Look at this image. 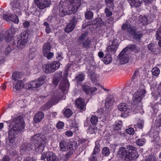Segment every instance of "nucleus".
Here are the masks:
<instances>
[{
    "label": "nucleus",
    "mask_w": 161,
    "mask_h": 161,
    "mask_svg": "<svg viewBox=\"0 0 161 161\" xmlns=\"http://www.w3.org/2000/svg\"><path fill=\"white\" fill-rule=\"evenodd\" d=\"M9 127H12L8 131V141H7V145L13 147H17L19 143L15 142L16 136L23 131L25 127V122L23 117L19 116L9 121Z\"/></svg>",
    "instance_id": "nucleus-1"
},
{
    "label": "nucleus",
    "mask_w": 161,
    "mask_h": 161,
    "mask_svg": "<svg viewBox=\"0 0 161 161\" xmlns=\"http://www.w3.org/2000/svg\"><path fill=\"white\" fill-rule=\"evenodd\" d=\"M81 3V0H61L59 5L60 16L75 14Z\"/></svg>",
    "instance_id": "nucleus-2"
},
{
    "label": "nucleus",
    "mask_w": 161,
    "mask_h": 161,
    "mask_svg": "<svg viewBox=\"0 0 161 161\" xmlns=\"http://www.w3.org/2000/svg\"><path fill=\"white\" fill-rule=\"evenodd\" d=\"M136 149V147L129 145L127 147L119 148L118 154L123 159L131 161L136 159L138 157Z\"/></svg>",
    "instance_id": "nucleus-3"
},
{
    "label": "nucleus",
    "mask_w": 161,
    "mask_h": 161,
    "mask_svg": "<svg viewBox=\"0 0 161 161\" xmlns=\"http://www.w3.org/2000/svg\"><path fill=\"white\" fill-rule=\"evenodd\" d=\"M47 139L45 136L40 134L34 135L31 138V143L34 144L36 152L41 153L43 151Z\"/></svg>",
    "instance_id": "nucleus-4"
},
{
    "label": "nucleus",
    "mask_w": 161,
    "mask_h": 161,
    "mask_svg": "<svg viewBox=\"0 0 161 161\" xmlns=\"http://www.w3.org/2000/svg\"><path fill=\"white\" fill-rule=\"evenodd\" d=\"M46 77L45 76H42L40 77L37 80H35L28 82L25 84L24 88L27 89L32 88H36L41 86L46 80Z\"/></svg>",
    "instance_id": "nucleus-5"
},
{
    "label": "nucleus",
    "mask_w": 161,
    "mask_h": 161,
    "mask_svg": "<svg viewBox=\"0 0 161 161\" xmlns=\"http://www.w3.org/2000/svg\"><path fill=\"white\" fill-rule=\"evenodd\" d=\"M126 48H124L119 54V56L120 59V63L121 64L127 63L129 61L131 62L134 60V56L132 55L131 56L129 51H126Z\"/></svg>",
    "instance_id": "nucleus-6"
},
{
    "label": "nucleus",
    "mask_w": 161,
    "mask_h": 161,
    "mask_svg": "<svg viewBox=\"0 0 161 161\" xmlns=\"http://www.w3.org/2000/svg\"><path fill=\"white\" fill-rule=\"evenodd\" d=\"M130 106L128 105L125 103H122L119 104L118 106V108L121 111L123 112L121 116L122 117H126L129 115V113L134 111L130 109Z\"/></svg>",
    "instance_id": "nucleus-7"
},
{
    "label": "nucleus",
    "mask_w": 161,
    "mask_h": 161,
    "mask_svg": "<svg viewBox=\"0 0 161 161\" xmlns=\"http://www.w3.org/2000/svg\"><path fill=\"white\" fill-rule=\"evenodd\" d=\"M60 65V63L57 61L47 64L45 65V72L47 74L53 72L59 68Z\"/></svg>",
    "instance_id": "nucleus-8"
},
{
    "label": "nucleus",
    "mask_w": 161,
    "mask_h": 161,
    "mask_svg": "<svg viewBox=\"0 0 161 161\" xmlns=\"http://www.w3.org/2000/svg\"><path fill=\"white\" fill-rule=\"evenodd\" d=\"M146 91L144 89H140L138 90L133 95L132 100L135 103L139 102V104L142 105L141 102L142 98L145 96Z\"/></svg>",
    "instance_id": "nucleus-9"
},
{
    "label": "nucleus",
    "mask_w": 161,
    "mask_h": 161,
    "mask_svg": "<svg viewBox=\"0 0 161 161\" xmlns=\"http://www.w3.org/2000/svg\"><path fill=\"white\" fill-rule=\"evenodd\" d=\"M34 3L40 9H43L50 6L51 0H34Z\"/></svg>",
    "instance_id": "nucleus-10"
},
{
    "label": "nucleus",
    "mask_w": 161,
    "mask_h": 161,
    "mask_svg": "<svg viewBox=\"0 0 161 161\" xmlns=\"http://www.w3.org/2000/svg\"><path fill=\"white\" fill-rule=\"evenodd\" d=\"M28 36V34L26 31H24L21 33V38L18 41L17 43V46L18 48L21 49L24 47L27 42Z\"/></svg>",
    "instance_id": "nucleus-11"
},
{
    "label": "nucleus",
    "mask_w": 161,
    "mask_h": 161,
    "mask_svg": "<svg viewBox=\"0 0 161 161\" xmlns=\"http://www.w3.org/2000/svg\"><path fill=\"white\" fill-rule=\"evenodd\" d=\"M100 150V145L99 142L98 141H97L95 142V146L93 151L89 159V161H98L97 157H98L99 154L98 153Z\"/></svg>",
    "instance_id": "nucleus-12"
},
{
    "label": "nucleus",
    "mask_w": 161,
    "mask_h": 161,
    "mask_svg": "<svg viewBox=\"0 0 161 161\" xmlns=\"http://www.w3.org/2000/svg\"><path fill=\"white\" fill-rule=\"evenodd\" d=\"M77 20L78 19L75 16H73L65 28V32L69 33L72 31L76 25Z\"/></svg>",
    "instance_id": "nucleus-13"
},
{
    "label": "nucleus",
    "mask_w": 161,
    "mask_h": 161,
    "mask_svg": "<svg viewBox=\"0 0 161 161\" xmlns=\"http://www.w3.org/2000/svg\"><path fill=\"white\" fill-rule=\"evenodd\" d=\"M116 39H114L112 42V45L107 47L105 51L107 53L110 55L115 53L119 46V44L116 42Z\"/></svg>",
    "instance_id": "nucleus-14"
},
{
    "label": "nucleus",
    "mask_w": 161,
    "mask_h": 161,
    "mask_svg": "<svg viewBox=\"0 0 161 161\" xmlns=\"http://www.w3.org/2000/svg\"><path fill=\"white\" fill-rule=\"evenodd\" d=\"M75 104L80 112H82L85 111L86 103H85L84 99L81 98H78L76 101Z\"/></svg>",
    "instance_id": "nucleus-15"
},
{
    "label": "nucleus",
    "mask_w": 161,
    "mask_h": 161,
    "mask_svg": "<svg viewBox=\"0 0 161 161\" xmlns=\"http://www.w3.org/2000/svg\"><path fill=\"white\" fill-rule=\"evenodd\" d=\"M138 79L132 78V80L131 81L129 86H127L124 90L127 92H130L135 88L136 89L137 87L138 82Z\"/></svg>",
    "instance_id": "nucleus-16"
},
{
    "label": "nucleus",
    "mask_w": 161,
    "mask_h": 161,
    "mask_svg": "<svg viewBox=\"0 0 161 161\" xmlns=\"http://www.w3.org/2000/svg\"><path fill=\"white\" fill-rule=\"evenodd\" d=\"M25 75L23 73L16 71L14 72L12 75V79L15 81L24 80Z\"/></svg>",
    "instance_id": "nucleus-17"
},
{
    "label": "nucleus",
    "mask_w": 161,
    "mask_h": 161,
    "mask_svg": "<svg viewBox=\"0 0 161 161\" xmlns=\"http://www.w3.org/2000/svg\"><path fill=\"white\" fill-rule=\"evenodd\" d=\"M3 17L4 19L6 21H11L16 23H18L19 21L17 15L5 14L3 15Z\"/></svg>",
    "instance_id": "nucleus-18"
},
{
    "label": "nucleus",
    "mask_w": 161,
    "mask_h": 161,
    "mask_svg": "<svg viewBox=\"0 0 161 161\" xmlns=\"http://www.w3.org/2000/svg\"><path fill=\"white\" fill-rule=\"evenodd\" d=\"M148 49L151 52L157 55L160 52V48L159 47L156 46L153 43H151L147 46Z\"/></svg>",
    "instance_id": "nucleus-19"
},
{
    "label": "nucleus",
    "mask_w": 161,
    "mask_h": 161,
    "mask_svg": "<svg viewBox=\"0 0 161 161\" xmlns=\"http://www.w3.org/2000/svg\"><path fill=\"white\" fill-rule=\"evenodd\" d=\"M135 28L133 26H131L130 24L127 23L123 24L121 26L122 30L126 31L130 34H133V31L135 30Z\"/></svg>",
    "instance_id": "nucleus-20"
},
{
    "label": "nucleus",
    "mask_w": 161,
    "mask_h": 161,
    "mask_svg": "<svg viewBox=\"0 0 161 161\" xmlns=\"http://www.w3.org/2000/svg\"><path fill=\"white\" fill-rule=\"evenodd\" d=\"M33 145L30 143H24L20 147V151L22 153H23V151H25L27 152L31 150L33 148Z\"/></svg>",
    "instance_id": "nucleus-21"
},
{
    "label": "nucleus",
    "mask_w": 161,
    "mask_h": 161,
    "mask_svg": "<svg viewBox=\"0 0 161 161\" xmlns=\"http://www.w3.org/2000/svg\"><path fill=\"white\" fill-rule=\"evenodd\" d=\"M44 118V114L42 112L36 113L34 117V121L36 123L40 122Z\"/></svg>",
    "instance_id": "nucleus-22"
},
{
    "label": "nucleus",
    "mask_w": 161,
    "mask_h": 161,
    "mask_svg": "<svg viewBox=\"0 0 161 161\" xmlns=\"http://www.w3.org/2000/svg\"><path fill=\"white\" fill-rule=\"evenodd\" d=\"M69 84L67 80H63L59 83V88L62 92H64L69 88Z\"/></svg>",
    "instance_id": "nucleus-23"
},
{
    "label": "nucleus",
    "mask_w": 161,
    "mask_h": 161,
    "mask_svg": "<svg viewBox=\"0 0 161 161\" xmlns=\"http://www.w3.org/2000/svg\"><path fill=\"white\" fill-rule=\"evenodd\" d=\"M113 98L114 97L113 95H110L108 96L105 101V106L106 108H108L110 107L113 105L114 102Z\"/></svg>",
    "instance_id": "nucleus-24"
},
{
    "label": "nucleus",
    "mask_w": 161,
    "mask_h": 161,
    "mask_svg": "<svg viewBox=\"0 0 161 161\" xmlns=\"http://www.w3.org/2000/svg\"><path fill=\"white\" fill-rule=\"evenodd\" d=\"M77 142L75 141L69 142L67 145V151L70 150L74 152L76 149Z\"/></svg>",
    "instance_id": "nucleus-25"
},
{
    "label": "nucleus",
    "mask_w": 161,
    "mask_h": 161,
    "mask_svg": "<svg viewBox=\"0 0 161 161\" xmlns=\"http://www.w3.org/2000/svg\"><path fill=\"white\" fill-rule=\"evenodd\" d=\"M51 46L49 42L45 43L43 46L42 51L43 54H46L47 53L50 52Z\"/></svg>",
    "instance_id": "nucleus-26"
},
{
    "label": "nucleus",
    "mask_w": 161,
    "mask_h": 161,
    "mask_svg": "<svg viewBox=\"0 0 161 161\" xmlns=\"http://www.w3.org/2000/svg\"><path fill=\"white\" fill-rule=\"evenodd\" d=\"M66 143V142L64 139H62L60 141L59 143V149L60 151H67Z\"/></svg>",
    "instance_id": "nucleus-27"
},
{
    "label": "nucleus",
    "mask_w": 161,
    "mask_h": 161,
    "mask_svg": "<svg viewBox=\"0 0 161 161\" xmlns=\"http://www.w3.org/2000/svg\"><path fill=\"white\" fill-rule=\"evenodd\" d=\"M24 80L18 81L16 83L15 86L14 88L17 91H19L21 90L23 88H24L25 85H23Z\"/></svg>",
    "instance_id": "nucleus-28"
},
{
    "label": "nucleus",
    "mask_w": 161,
    "mask_h": 161,
    "mask_svg": "<svg viewBox=\"0 0 161 161\" xmlns=\"http://www.w3.org/2000/svg\"><path fill=\"white\" fill-rule=\"evenodd\" d=\"M112 60L111 55L107 53L104 58L103 61L105 64H108L111 62Z\"/></svg>",
    "instance_id": "nucleus-29"
},
{
    "label": "nucleus",
    "mask_w": 161,
    "mask_h": 161,
    "mask_svg": "<svg viewBox=\"0 0 161 161\" xmlns=\"http://www.w3.org/2000/svg\"><path fill=\"white\" fill-rule=\"evenodd\" d=\"M133 34H130L132 36L133 38L135 39L136 40H141L142 36V33H137L136 32V29L135 28V30L133 31Z\"/></svg>",
    "instance_id": "nucleus-30"
},
{
    "label": "nucleus",
    "mask_w": 161,
    "mask_h": 161,
    "mask_svg": "<svg viewBox=\"0 0 161 161\" xmlns=\"http://www.w3.org/2000/svg\"><path fill=\"white\" fill-rule=\"evenodd\" d=\"M91 41L89 39H86L85 41L80 43L79 45L82 46L83 48L88 49L90 47Z\"/></svg>",
    "instance_id": "nucleus-31"
},
{
    "label": "nucleus",
    "mask_w": 161,
    "mask_h": 161,
    "mask_svg": "<svg viewBox=\"0 0 161 161\" xmlns=\"http://www.w3.org/2000/svg\"><path fill=\"white\" fill-rule=\"evenodd\" d=\"M114 0H104L107 6L109 7L111 9H114V6L113 3Z\"/></svg>",
    "instance_id": "nucleus-32"
},
{
    "label": "nucleus",
    "mask_w": 161,
    "mask_h": 161,
    "mask_svg": "<svg viewBox=\"0 0 161 161\" xmlns=\"http://www.w3.org/2000/svg\"><path fill=\"white\" fill-rule=\"evenodd\" d=\"M47 161H58L57 158L53 153L50 152L49 156L47 158Z\"/></svg>",
    "instance_id": "nucleus-33"
},
{
    "label": "nucleus",
    "mask_w": 161,
    "mask_h": 161,
    "mask_svg": "<svg viewBox=\"0 0 161 161\" xmlns=\"http://www.w3.org/2000/svg\"><path fill=\"white\" fill-rule=\"evenodd\" d=\"M12 8H20V3L18 0H14L11 3Z\"/></svg>",
    "instance_id": "nucleus-34"
},
{
    "label": "nucleus",
    "mask_w": 161,
    "mask_h": 161,
    "mask_svg": "<svg viewBox=\"0 0 161 161\" xmlns=\"http://www.w3.org/2000/svg\"><path fill=\"white\" fill-rule=\"evenodd\" d=\"M125 48H126L125 50L126 51H129L128 49H130L132 51H133L135 52H137L138 49L136 47V45L134 44H132L128 46L125 47Z\"/></svg>",
    "instance_id": "nucleus-35"
},
{
    "label": "nucleus",
    "mask_w": 161,
    "mask_h": 161,
    "mask_svg": "<svg viewBox=\"0 0 161 161\" xmlns=\"http://www.w3.org/2000/svg\"><path fill=\"white\" fill-rule=\"evenodd\" d=\"M64 116L67 118L70 117L72 114V111L69 108H67L63 111Z\"/></svg>",
    "instance_id": "nucleus-36"
},
{
    "label": "nucleus",
    "mask_w": 161,
    "mask_h": 161,
    "mask_svg": "<svg viewBox=\"0 0 161 161\" xmlns=\"http://www.w3.org/2000/svg\"><path fill=\"white\" fill-rule=\"evenodd\" d=\"M85 16L86 19L90 20L93 18V13L91 11H87L85 13Z\"/></svg>",
    "instance_id": "nucleus-37"
},
{
    "label": "nucleus",
    "mask_w": 161,
    "mask_h": 161,
    "mask_svg": "<svg viewBox=\"0 0 161 161\" xmlns=\"http://www.w3.org/2000/svg\"><path fill=\"white\" fill-rule=\"evenodd\" d=\"M113 9H111L108 7H106L104 10V13L107 17H109L112 16L113 13L111 11Z\"/></svg>",
    "instance_id": "nucleus-38"
},
{
    "label": "nucleus",
    "mask_w": 161,
    "mask_h": 161,
    "mask_svg": "<svg viewBox=\"0 0 161 161\" xmlns=\"http://www.w3.org/2000/svg\"><path fill=\"white\" fill-rule=\"evenodd\" d=\"M146 140L144 138L138 139L136 141V144L139 146H143L146 143Z\"/></svg>",
    "instance_id": "nucleus-39"
},
{
    "label": "nucleus",
    "mask_w": 161,
    "mask_h": 161,
    "mask_svg": "<svg viewBox=\"0 0 161 161\" xmlns=\"http://www.w3.org/2000/svg\"><path fill=\"white\" fill-rule=\"evenodd\" d=\"M85 74L84 73H82L76 76L75 77V80L77 82H81L83 81L84 79Z\"/></svg>",
    "instance_id": "nucleus-40"
},
{
    "label": "nucleus",
    "mask_w": 161,
    "mask_h": 161,
    "mask_svg": "<svg viewBox=\"0 0 161 161\" xmlns=\"http://www.w3.org/2000/svg\"><path fill=\"white\" fill-rule=\"evenodd\" d=\"M110 152L109 148L107 147H104L102 150V154L104 156H108L109 155Z\"/></svg>",
    "instance_id": "nucleus-41"
},
{
    "label": "nucleus",
    "mask_w": 161,
    "mask_h": 161,
    "mask_svg": "<svg viewBox=\"0 0 161 161\" xmlns=\"http://www.w3.org/2000/svg\"><path fill=\"white\" fill-rule=\"evenodd\" d=\"M86 37V35L85 33L81 34L80 36L79 37V39L77 40V42L79 43V44L82 42L85 41Z\"/></svg>",
    "instance_id": "nucleus-42"
},
{
    "label": "nucleus",
    "mask_w": 161,
    "mask_h": 161,
    "mask_svg": "<svg viewBox=\"0 0 161 161\" xmlns=\"http://www.w3.org/2000/svg\"><path fill=\"white\" fill-rule=\"evenodd\" d=\"M122 122L121 121H119L116 122L114 129L115 130L119 131L121 129L122 127Z\"/></svg>",
    "instance_id": "nucleus-43"
},
{
    "label": "nucleus",
    "mask_w": 161,
    "mask_h": 161,
    "mask_svg": "<svg viewBox=\"0 0 161 161\" xmlns=\"http://www.w3.org/2000/svg\"><path fill=\"white\" fill-rule=\"evenodd\" d=\"M68 152L64 155V157L65 158V160L67 161L68 160L69 158L70 157L73 155V151L69 150L67 151Z\"/></svg>",
    "instance_id": "nucleus-44"
},
{
    "label": "nucleus",
    "mask_w": 161,
    "mask_h": 161,
    "mask_svg": "<svg viewBox=\"0 0 161 161\" xmlns=\"http://www.w3.org/2000/svg\"><path fill=\"white\" fill-rule=\"evenodd\" d=\"M50 152L47 151L44 152L42 154L41 156V159L45 160V159L47 161V158L49 156Z\"/></svg>",
    "instance_id": "nucleus-45"
},
{
    "label": "nucleus",
    "mask_w": 161,
    "mask_h": 161,
    "mask_svg": "<svg viewBox=\"0 0 161 161\" xmlns=\"http://www.w3.org/2000/svg\"><path fill=\"white\" fill-rule=\"evenodd\" d=\"M155 37L157 40H159L161 39V27H159L157 29Z\"/></svg>",
    "instance_id": "nucleus-46"
},
{
    "label": "nucleus",
    "mask_w": 161,
    "mask_h": 161,
    "mask_svg": "<svg viewBox=\"0 0 161 161\" xmlns=\"http://www.w3.org/2000/svg\"><path fill=\"white\" fill-rule=\"evenodd\" d=\"M145 161H156V158L153 155L147 156L145 158Z\"/></svg>",
    "instance_id": "nucleus-47"
},
{
    "label": "nucleus",
    "mask_w": 161,
    "mask_h": 161,
    "mask_svg": "<svg viewBox=\"0 0 161 161\" xmlns=\"http://www.w3.org/2000/svg\"><path fill=\"white\" fill-rule=\"evenodd\" d=\"M98 118L97 116L94 115L92 116L90 119L91 123L93 125H95L98 122Z\"/></svg>",
    "instance_id": "nucleus-48"
},
{
    "label": "nucleus",
    "mask_w": 161,
    "mask_h": 161,
    "mask_svg": "<svg viewBox=\"0 0 161 161\" xmlns=\"http://www.w3.org/2000/svg\"><path fill=\"white\" fill-rule=\"evenodd\" d=\"M152 72L153 75L158 76L160 73V70L157 67H155L152 69Z\"/></svg>",
    "instance_id": "nucleus-49"
},
{
    "label": "nucleus",
    "mask_w": 161,
    "mask_h": 161,
    "mask_svg": "<svg viewBox=\"0 0 161 161\" xmlns=\"http://www.w3.org/2000/svg\"><path fill=\"white\" fill-rule=\"evenodd\" d=\"M90 87L86 85H84L82 87V89L84 91L88 94L90 93Z\"/></svg>",
    "instance_id": "nucleus-50"
},
{
    "label": "nucleus",
    "mask_w": 161,
    "mask_h": 161,
    "mask_svg": "<svg viewBox=\"0 0 161 161\" xmlns=\"http://www.w3.org/2000/svg\"><path fill=\"white\" fill-rule=\"evenodd\" d=\"M14 11V13L15 14V15H17V16L19 15H20L21 14V11L20 10V8H12Z\"/></svg>",
    "instance_id": "nucleus-51"
},
{
    "label": "nucleus",
    "mask_w": 161,
    "mask_h": 161,
    "mask_svg": "<svg viewBox=\"0 0 161 161\" xmlns=\"http://www.w3.org/2000/svg\"><path fill=\"white\" fill-rule=\"evenodd\" d=\"M46 53V54H43V55L44 56L46 57L48 60L51 59L54 55L53 53L50 52L47 53Z\"/></svg>",
    "instance_id": "nucleus-52"
},
{
    "label": "nucleus",
    "mask_w": 161,
    "mask_h": 161,
    "mask_svg": "<svg viewBox=\"0 0 161 161\" xmlns=\"http://www.w3.org/2000/svg\"><path fill=\"white\" fill-rule=\"evenodd\" d=\"M126 132L130 135H133L135 133V131L132 128H129L125 130Z\"/></svg>",
    "instance_id": "nucleus-53"
},
{
    "label": "nucleus",
    "mask_w": 161,
    "mask_h": 161,
    "mask_svg": "<svg viewBox=\"0 0 161 161\" xmlns=\"http://www.w3.org/2000/svg\"><path fill=\"white\" fill-rule=\"evenodd\" d=\"M131 7H137L139 6V5H137L136 4V1L135 0H128Z\"/></svg>",
    "instance_id": "nucleus-54"
},
{
    "label": "nucleus",
    "mask_w": 161,
    "mask_h": 161,
    "mask_svg": "<svg viewBox=\"0 0 161 161\" xmlns=\"http://www.w3.org/2000/svg\"><path fill=\"white\" fill-rule=\"evenodd\" d=\"M64 125V124L62 121L58 122L56 124V127L58 129L63 128Z\"/></svg>",
    "instance_id": "nucleus-55"
},
{
    "label": "nucleus",
    "mask_w": 161,
    "mask_h": 161,
    "mask_svg": "<svg viewBox=\"0 0 161 161\" xmlns=\"http://www.w3.org/2000/svg\"><path fill=\"white\" fill-rule=\"evenodd\" d=\"M141 22L143 25H146L147 24L148 22L147 18V17H143L141 19Z\"/></svg>",
    "instance_id": "nucleus-56"
},
{
    "label": "nucleus",
    "mask_w": 161,
    "mask_h": 161,
    "mask_svg": "<svg viewBox=\"0 0 161 161\" xmlns=\"http://www.w3.org/2000/svg\"><path fill=\"white\" fill-rule=\"evenodd\" d=\"M96 22L94 23V25H95L96 27H98L100 26L99 25L100 23L102 22V20L100 19H97L96 20Z\"/></svg>",
    "instance_id": "nucleus-57"
},
{
    "label": "nucleus",
    "mask_w": 161,
    "mask_h": 161,
    "mask_svg": "<svg viewBox=\"0 0 161 161\" xmlns=\"http://www.w3.org/2000/svg\"><path fill=\"white\" fill-rule=\"evenodd\" d=\"M152 109H153V111L154 112H156L158 111V106L156 104H154L151 106Z\"/></svg>",
    "instance_id": "nucleus-58"
},
{
    "label": "nucleus",
    "mask_w": 161,
    "mask_h": 161,
    "mask_svg": "<svg viewBox=\"0 0 161 161\" xmlns=\"http://www.w3.org/2000/svg\"><path fill=\"white\" fill-rule=\"evenodd\" d=\"M73 132L70 130H68L66 131L65 133V135L68 137H71L73 135Z\"/></svg>",
    "instance_id": "nucleus-59"
},
{
    "label": "nucleus",
    "mask_w": 161,
    "mask_h": 161,
    "mask_svg": "<svg viewBox=\"0 0 161 161\" xmlns=\"http://www.w3.org/2000/svg\"><path fill=\"white\" fill-rule=\"evenodd\" d=\"M55 77H56L57 78L60 80L62 77V72H59V73H56L55 74Z\"/></svg>",
    "instance_id": "nucleus-60"
},
{
    "label": "nucleus",
    "mask_w": 161,
    "mask_h": 161,
    "mask_svg": "<svg viewBox=\"0 0 161 161\" xmlns=\"http://www.w3.org/2000/svg\"><path fill=\"white\" fill-rule=\"evenodd\" d=\"M97 88L95 87L90 88V92L92 95H94V92L96 91H97Z\"/></svg>",
    "instance_id": "nucleus-61"
},
{
    "label": "nucleus",
    "mask_w": 161,
    "mask_h": 161,
    "mask_svg": "<svg viewBox=\"0 0 161 161\" xmlns=\"http://www.w3.org/2000/svg\"><path fill=\"white\" fill-rule=\"evenodd\" d=\"M59 80L56 77H54L53 80V82L55 86L57 85Z\"/></svg>",
    "instance_id": "nucleus-62"
},
{
    "label": "nucleus",
    "mask_w": 161,
    "mask_h": 161,
    "mask_svg": "<svg viewBox=\"0 0 161 161\" xmlns=\"http://www.w3.org/2000/svg\"><path fill=\"white\" fill-rule=\"evenodd\" d=\"M10 158L9 156L8 155H5L3 157L2 160V161H10Z\"/></svg>",
    "instance_id": "nucleus-63"
},
{
    "label": "nucleus",
    "mask_w": 161,
    "mask_h": 161,
    "mask_svg": "<svg viewBox=\"0 0 161 161\" xmlns=\"http://www.w3.org/2000/svg\"><path fill=\"white\" fill-rule=\"evenodd\" d=\"M23 161H33V159L31 158L26 157L25 156L24 157Z\"/></svg>",
    "instance_id": "nucleus-64"
}]
</instances>
